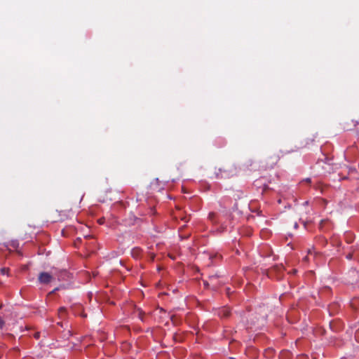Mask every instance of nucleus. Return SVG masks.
<instances>
[{"label": "nucleus", "mask_w": 359, "mask_h": 359, "mask_svg": "<svg viewBox=\"0 0 359 359\" xmlns=\"http://www.w3.org/2000/svg\"><path fill=\"white\" fill-rule=\"evenodd\" d=\"M237 173V167L233 163H227L224 164L221 168H218V171L215 172L217 178H229Z\"/></svg>", "instance_id": "1"}, {"label": "nucleus", "mask_w": 359, "mask_h": 359, "mask_svg": "<svg viewBox=\"0 0 359 359\" xmlns=\"http://www.w3.org/2000/svg\"><path fill=\"white\" fill-rule=\"evenodd\" d=\"M284 267L282 264L276 265L268 269L267 275L271 278L280 279L283 277Z\"/></svg>", "instance_id": "2"}, {"label": "nucleus", "mask_w": 359, "mask_h": 359, "mask_svg": "<svg viewBox=\"0 0 359 359\" xmlns=\"http://www.w3.org/2000/svg\"><path fill=\"white\" fill-rule=\"evenodd\" d=\"M53 280V276L48 272H41L39 274L38 276V280L41 284H48Z\"/></svg>", "instance_id": "3"}, {"label": "nucleus", "mask_w": 359, "mask_h": 359, "mask_svg": "<svg viewBox=\"0 0 359 359\" xmlns=\"http://www.w3.org/2000/svg\"><path fill=\"white\" fill-rule=\"evenodd\" d=\"M218 276L217 275L211 276L209 277L210 283L212 289L215 290L219 285Z\"/></svg>", "instance_id": "4"}, {"label": "nucleus", "mask_w": 359, "mask_h": 359, "mask_svg": "<svg viewBox=\"0 0 359 359\" xmlns=\"http://www.w3.org/2000/svg\"><path fill=\"white\" fill-rule=\"evenodd\" d=\"M218 315L221 318H227L230 315V310L229 308L224 307L219 311Z\"/></svg>", "instance_id": "5"}, {"label": "nucleus", "mask_w": 359, "mask_h": 359, "mask_svg": "<svg viewBox=\"0 0 359 359\" xmlns=\"http://www.w3.org/2000/svg\"><path fill=\"white\" fill-rule=\"evenodd\" d=\"M58 313L60 318H62L66 313V309L65 307H60L58 310Z\"/></svg>", "instance_id": "6"}, {"label": "nucleus", "mask_w": 359, "mask_h": 359, "mask_svg": "<svg viewBox=\"0 0 359 359\" xmlns=\"http://www.w3.org/2000/svg\"><path fill=\"white\" fill-rule=\"evenodd\" d=\"M8 271L9 269L8 268H2L0 269L1 273L2 275H8Z\"/></svg>", "instance_id": "7"}, {"label": "nucleus", "mask_w": 359, "mask_h": 359, "mask_svg": "<svg viewBox=\"0 0 359 359\" xmlns=\"http://www.w3.org/2000/svg\"><path fill=\"white\" fill-rule=\"evenodd\" d=\"M203 285L205 287H208L210 285H211L210 283V280H204L203 281Z\"/></svg>", "instance_id": "8"}, {"label": "nucleus", "mask_w": 359, "mask_h": 359, "mask_svg": "<svg viewBox=\"0 0 359 359\" xmlns=\"http://www.w3.org/2000/svg\"><path fill=\"white\" fill-rule=\"evenodd\" d=\"M215 216V214L214 212H210V213H209L208 217L210 219L213 220Z\"/></svg>", "instance_id": "9"}, {"label": "nucleus", "mask_w": 359, "mask_h": 359, "mask_svg": "<svg viewBox=\"0 0 359 359\" xmlns=\"http://www.w3.org/2000/svg\"><path fill=\"white\" fill-rule=\"evenodd\" d=\"M34 337L38 339L39 337V333H36L35 334Z\"/></svg>", "instance_id": "10"}, {"label": "nucleus", "mask_w": 359, "mask_h": 359, "mask_svg": "<svg viewBox=\"0 0 359 359\" xmlns=\"http://www.w3.org/2000/svg\"><path fill=\"white\" fill-rule=\"evenodd\" d=\"M57 290H58L57 288L54 289V290L51 292V293H54L55 292H57Z\"/></svg>", "instance_id": "11"}, {"label": "nucleus", "mask_w": 359, "mask_h": 359, "mask_svg": "<svg viewBox=\"0 0 359 359\" xmlns=\"http://www.w3.org/2000/svg\"><path fill=\"white\" fill-rule=\"evenodd\" d=\"M351 257H352V255H347V258H348V259H351Z\"/></svg>", "instance_id": "12"}, {"label": "nucleus", "mask_w": 359, "mask_h": 359, "mask_svg": "<svg viewBox=\"0 0 359 359\" xmlns=\"http://www.w3.org/2000/svg\"><path fill=\"white\" fill-rule=\"evenodd\" d=\"M298 227V224L297 223L294 224V228H297Z\"/></svg>", "instance_id": "13"}, {"label": "nucleus", "mask_w": 359, "mask_h": 359, "mask_svg": "<svg viewBox=\"0 0 359 359\" xmlns=\"http://www.w3.org/2000/svg\"><path fill=\"white\" fill-rule=\"evenodd\" d=\"M268 188H269V187H268V186H265V187H264V190L265 191V190H266Z\"/></svg>", "instance_id": "14"}, {"label": "nucleus", "mask_w": 359, "mask_h": 359, "mask_svg": "<svg viewBox=\"0 0 359 359\" xmlns=\"http://www.w3.org/2000/svg\"><path fill=\"white\" fill-rule=\"evenodd\" d=\"M227 293L228 294L229 293V288L227 289Z\"/></svg>", "instance_id": "15"}]
</instances>
